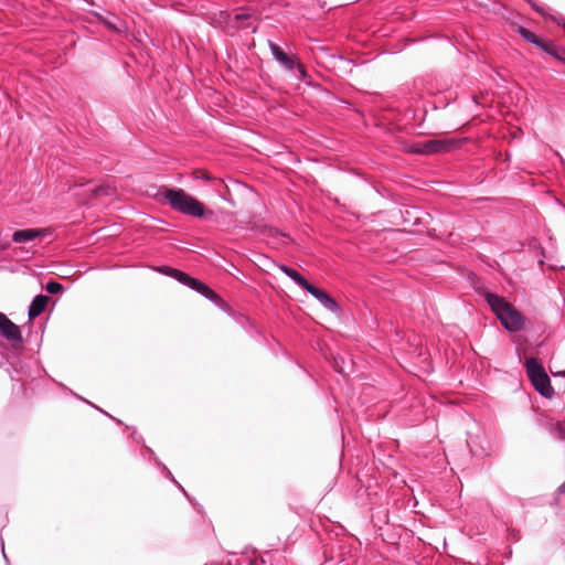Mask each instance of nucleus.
<instances>
[{
	"instance_id": "nucleus-15",
	"label": "nucleus",
	"mask_w": 565,
	"mask_h": 565,
	"mask_svg": "<svg viewBox=\"0 0 565 565\" xmlns=\"http://www.w3.org/2000/svg\"><path fill=\"white\" fill-rule=\"evenodd\" d=\"M519 34L527 42L534 44V45H540L539 42H540V38L536 36L532 31L523 28V26H519Z\"/></svg>"
},
{
	"instance_id": "nucleus-10",
	"label": "nucleus",
	"mask_w": 565,
	"mask_h": 565,
	"mask_svg": "<svg viewBox=\"0 0 565 565\" xmlns=\"http://www.w3.org/2000/svg\"><path fill=\"white\" fill-rule=\"evenodd\" d=\"M190 288L216 306H222L224 303L223 299L213 289L196 278Z\"/></svg>"
},
{
	"instance_id": "nucleus-16",
	"label": "nucleus",
	"mask_w": 565,
	"mask_h": 565,
	"mask_svg": "<svg viewBox=\"0 0 565 565\" xmlns=\"http://www.w3.org/2000/svg\"><path fill=\"white\" fill-rule=\"evenodd\" d=\"M252 19V14L248 13V12H241V13H236L234 15V21L239 25V26H243V28H249L252 26L249 23H245V21H248Z\"/></svg>"
},
{
	"instance_id": "nucleus-1",
	"label": "nucleus",
	"mask_w": 565,
	"mask_h": 565,
	"mask_svg": "<svg viewBox=\"0 0 565 565\" xmlns=\"http://www.w3.org/2000/svg\"><path fill=\"white\" fill-rule=\"evenodd\" d=\"M484 298L501 324L509 331H519L524 326V317L502 297L486 292Z\"/></svg>"
},
{
	"instance_id": "nucleus-14",
	"label": "nucleus",
	"mask_w": 565,
	"mask_h": 565,
	"mask_svg": "<svg viewBox=\"0 0 565 565\" xmlns=\"http://www.w3.org/2000/svg\"><path fill=\"white\" fill-rule=\"evenodd\" d=\"M278 267L287 277H289L300 288L306 290V288L309 286L310 282L296 269L284 264L279 265Z\"/></svg>"
},
{
	"instance_id": "nucleus-2",
	"label": "nucleus",
	"mask_w": 565,
	"mask_h": 565,
	"mask_svg": "<svg viewBox=\"0 0 565 565\" xmlns=\"http://www.w3.org/2000/svg\"><path fill=\"white\" fill-rule=\"evenodd\" d=\"M164 199L171 207L185 215L201 217L204 214V206L201 202L188 194L182 189H169L164 193Z\"/></svg>"
},
{
	"instance_id": "nucleus-21",
	"label": "nucleus",
	"mask_w": 565,
	"mask_h": 565,
	"mask_svg": "<svg viewBox=\"0 0 565 565\" xmlns=\"http://www.w3.org/2000/svg\"><path fill=\"white\" fill-rule=\"evenodd\" d=\"M552 374H553L554 376L565 377V371H561V372H556V373L552 372Z\"/></svg>"
},
{
	"instance_id": "nucleus-18",
	"label": "nucleus",
	"mask_w": 565,
	"mask_h": 565,
	"mask_svg": "<svg viewBox=\"0 0 565 565\" xmlns=\"http://www.w3.org/2000/svg\"><path fill=\"white\" fill-rule=\"evenodd\" d=\"M540 45H536L537 47H540L541 50H543L544 52L548 53L552 45L554 44L552 41H547V40H543L541 39L540 42H539Z\"/></svg>"
},
{
	"instance_id": "nucleus-3",
	"label": "nucleus",
	"mask_w": 565,
	"mask_h": 565,
	"mask_svg": "<svg viewBox=\"0 0 565 565\" xmlns=\"http://www.w3.org/2000/svg\"><path fill=\"white\" fill-rule=\"evenodd\" d=\"M524 367L535 391L542 396L551 399L554 396V388L547 373L539 360L536 358H527L524 362Z\"/></svg>"
},
{
	"instance_id": "nucleus-4",
	"label": "nucleus",
	"mask_w": 565,
	"mask_h": 565,
	"mask_svg": "<svg viewBox=\"0 0 565 565\" xmlns=\"http://www.w3.org/2000/svg\"><path fill=\"white\" fill-rule=\"evenodd\" d=\"M268 46L274 60L279 63L285 70L292 71L295 68L298 70L301 77L307 75L305 66L297 62L296 56L288 55L281 46L274 43L273 41H268Z\"/></svg>"
},
{
	"instance_id": "nucleus-6",
	"label": "nucleus",
	"mask_w": 565,
	"mask_h": 565,
	"mask_svg": "<svg viewBox=\"0 0 565 565\" xmlns=\"http://www.w3.org/2000/svg\"><path fill=\"white\" fill-rule=\"evenodd\" d=\"M312 297H315L327 310L333 313L340 312V307L338 302L324 290L319 289L318 287L309 284L306 288Z\"/></svg>"
},
{
	"instance_id": "nucleus-8",
	"label": "nucleus",
	"mask_w": 565,
	"mask_h": 565,
	"mask_svg": "<svg viewBox=\"0 0 565 565\" xmlns=\"http://www.w3.org/2000/svg\"><path fill=\"white\" fill-rule=\"evenodd\" d=\"M449 148V143L445 140H428L413 146L411 151L418 154H431L447 151Z\"/></svg>"
},
{
	"instance_id": "nucleus-22",
	"label": "nucleus",
	"mask_w": 565,
	"mask_h": 565,
	"mask_svg": "<svg viewBox=\"0 0 565 565\" xmlns=\"http://www.w3.org/2000/svg\"><path fill=\"white\" fill-rule=\"evenodd\" d=\"M555 425L558 427V428H562V423L561 422H556Z\"/></svg>"
},
{
	"instance_id": "nucleus-20",
	"label": "nucleus",
	"mask_w": 565,
	"mask_h": 565,
	"mask_svg": "<svg viewBox=\"0 0 565 565\" xmlns=\"http://www.w3.org/2000/svg\"><path fill=\"white\" fill-rule=\"evenodd\" d=\"M557 493L565 495V481L557 488Z\"/></svg>"
},
{
	"instance_id": "nucleus-5",
	"label": "nucleus",
	"mask_w": 565,
	"mask_h": 565,
	"mask_svg": "<svg viewBox=\"0 0 565 565\" xmlns=\"http://www.w3.org/2000/svg\"><path fill=\"white\" fill-rule=\"evenodd\" d=\"M418 221L417 211L409 206H395L391 209V224L394 226H405L408 224H416ZM398 231H406V227L397 228Z\"/></svg>"
},
{
	"instance_id": "nucleus-23",
	"label": "nucleus",
	"mask_w": 565,
	"mask_h": 565,
	"mask_svg": "<svg viewBox=\"0 0 565 565\" xmlns=\"http://www.w3.org/2000/svg\"><path fill=\"white\" fill-rule=\"evenodd\" d=\"M565 64V51H563V60H561Z\"/></svg>"
},
{
	"instance_id": "nucleus-9",
	"label": "nucleus",
	"mask_w": 565,
	"mask_h": 565,
	"mask_svg": "<svg viewBox=\"0 0 565 565\" xmlns=\"http://www.w3.org/2000/svg\"><path fill=\"white\" fill-rule=\"evenodd\" d=\"M94 17H96L99 22L111 31L117 33H125L128 31L127 23L111 12H107L106 15L94 12Z\"/></svg>"
},
{
	"instance_id": "nucleus-19",
	"label": "nucleus",
	"mask_w": 565,
	"mask_h": 565,
	"mask_svg": "<svg viewBox=\"0 0 565 565\" xmlns=\"http://www.w3.org/2000/svg\"><path fill=\"white\" fill-rule=\"evenodd\" d=\"M563 51L564 50H559L558 47H556L554 44L552 45L550 52L547 54L554 56L555 58L557 60H563Z\"/></svg>"
},
{
	"instance_id": "nucleus-13",
	"label": "nucleus",
	"mask_w": 565,
	"mask_h": 565,
	"mask_svg": "<svg viewBox=\"0 0 565 565\" xmlns=\"http://www.w3.org/2000/svg\"><path fill=\"white\" fill-rule=\"evenodd\" d=\"M42 235V232L36 228H26L15 231L12 235V241L14 243H26L33 241Z\"/></svg>"
},
{
	"instance_id": "nucleus-7",
	"label": "nucleus",
	"mask_w": 565,
	"mask_h": 565,
	"mask_svg": "<svg viewBox=\"0 0 565 565\" xmlns=\"http://www.w3.org/2000/svg\"><path fill=\"white\" fill-rule=\"evenodd\" d=\"M0 334L9 341H22L20 328L2 312H0Z\"/></svg>"
},
{
	"instance_id": "nucleus-11",
	"label": "nucleus",
	"mask_w": 565,
	"mask_h": 565,
	"mask_svg": "<svg viewBox=\"0 0 565 565\" xmlns=\"http://www.w3.org/2000/svg\"><path fill=\"white\" fill-rule=\"evenodd\" d=\"M158 271L174 278L177 281H179L180 284H182L189 288L192 286L193 281L195 280V278L189 276L186 273L179 270L177 268L168 267V266H162V267L158 268Z\"/></svg>"
},
{
	"instance_id": "nucleus-17",
	"label": "nucleus",
	"mask_w": 565,
	"mask_h": 565,
	"mask_svg": "<svg viewBox=\"0 0 565 565\" xmlns=\"http://www.w3.org/2000/svg\"><path fill=\"white\" fill-rule=\"evenodd\" d=\"M45 289L49 294L55 295L63 289V286L57 281H49Z\"/></svg>"
},
{
	"instance_id": "nucleus-12",
	"label": "nucleus",
	"mask_w": 565,
	"mask_h": 565,
	"mask_svg": "<svg viewBox=\"0 0 565 565\" xmlns=\"http://www.w3.org/2000/svg\"><path fill=\"white\" fill-rule=\"evenodd\" d=\"M49 300H50V298L47 296H44V295L35 296L33 298V300L31 301V305L29 306V310H28L29 319H34V318L39 317L46 308Z\"/></svg>"
}]
</instances>
